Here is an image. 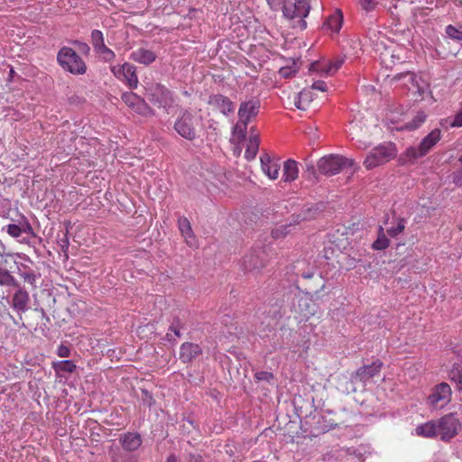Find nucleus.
Here are the masks:
<instances>
[{
    "label": "nucleus",
    "mask_w": 462,
    "mask_h": 462,
    "mask_svg": "<svg viewBox=\"0 0 462 462\" xmlns=\"http://www.w3.org/2000/svg\"><path fill=\"white\" fill-rule=\"evenodd\" d=\"M440 136L441 133L439 129L432 130L421 140L418 147L411 146L407 148L404 153L400 156V162L402 164H413L416 160L422 158L430 151V149L440 140Z\"/></svg>",
    "instance_id": "1"
},
{
    "label": "nucleus",
    "mask_w": 462,
    "mask_h": 462,
    "mask_svg": "<svg viewBox=\"0 0 462 462\" xmlns=\"http://www.w3.org/2000/svg\"><path fill=\"white\" fill-rule=\"evenodd\" d=\"M202 125L201 116H196L190 111L185 110L175 120L173 128L182 138L194 141L199 137L198 127Z\"/></svg>",
    "instance_id": "2"
},
{
    "label": "nucleus",
    "mask_w": 462,
    "mask_h": 462,
    "mask_svg": "<svg viewBox=\"0 0 462 462\" xmlns=\"http://www.w3.org/2000/svg\"><path fill=\"white\" fill-rule=\"evenodd\" d=\"M57 61L65 70L73 75H83L87 72V64L82 58L70 47H62L57 53Z\"/></svg>",
    "instance_id": "3"
},
{
    "label": "nucleus",
    "mask_w": 462,
    "mask_h": 462,
    "mask_svg": "<svg viewBox=\"0 0 462 462\" xmlns=\"http://www.w3.org/2000/svg\"><path fill=\"white\" fill-rule=\"evenodd\" d=\"M397 155L395 143L384 142L373 148L364 161V165L367 170L382 165L393 160Z\"/></svg>",
    "instance_id": "4"
},
{
    "label": "nucleus",
    "mask_w": 462,
    "mask_h": 462,
    "mask_svg": "<svg viewBox=\"0 0 462 462\" xmlns=\"http://www.w3.org/2000/svg\"><path fill=\"white\" fill-rule=\"evenodd\" d=\"M280 10L283 16L289 20L299 19L297 24H294L293 27H299L301 30L306 29L307 23L304 18L310 14V4L309 0H287Z\"/></svg>",
    "instance_id": "5"
},
{
    "label": "nucleus",
    "mask_w": 462,
    "mask_h": 462,
    "mask_svg": "<svg viewBox=\"0 0 462 462\" xmlns=\"http://www.w3.org/2000/svg\"><path fill=\"white\" fill-rule=\"evenodd\" d=\"M354 166V161L338 154H329L320 158L317 163L318 171L325 176L339 173L343 169Z\"/></svg>",
    "instance_id": "6"
},
{
    "label": "nucleus",
    "mask_w": 462,
    "mask_h": 462,
    "mask_svg": "<svg viewBox=\"0 0 462 462\" xmlns=\"http://www.w3.org/2000/svg\"><path fill=\"white\" fill-rule=\"evenodd\" d=\"M383 366V363L380 359H376L370 365H365L350 374L349 383L351 384L350 391L356 392V383H361L365 387L366 383L375 375H378Z\"/></svg>",
    "instance_id": "7"
},
{
    "label": "nucleus",
    "mask_w": 462,
    "mask_h": 462,
    "mask_svg": "<svg viewBox=\"0 0 462 462\" xmlns=\"http://www.w3.org/2000/svg\"><path fill=\"white\" fill-rule=\"evenodd\" d=\"M261 107V101L257 97L251 98L248 101H244L240 104L238 109L239 122L243 124L244 129L240 130L242 137H245L246 128L249 122L254 118Z\"/></svg>",
    "instance_id": "8"
},
{
    "label": "nucleus",
    "mask_w": 462,
    "mask_h": 462,
    "mask_svg": "<svg viewBox=\"0 0 462 462\" xmlns=\"http://www.w3.org/2000/svg\"><path fill=\"white\" fill-rule=\"evenodd\" d=\"M147 98L159 108H166L173 101L171 92L160 83L152 84L147 88Z\"/></svg>",
    "instance_id": "9"
},
{
    "label": "nucleus",
    "mask_w": 462,
    "mask_h": 462,
    "mask_svg": "<svg viewBox=\"0 0 462 462\" xmlns=\"http://www.w3.org/2000/svg\"><path fill=\"white\" fill-rule=\"evenodd\" d=\"M438 427L441 440L449 441L457 435L461 424L456 414L448 413L438 420Z\"/></svg>",
    "instance_id": "10"
},
{
    "label": "nucleus",
    "mask_w": 462,
    "mask_h": 462,
    "mask_svg": "<svg viewBox=\"0 0 462 462\" xmlns=\"http://www.w3.org/2000/svg\"><path fill=\"white\" fill-rule=\"evenodd\" d=\"M297 290L298 292L294 294V297L291 300V311L302 318L307 319L314 314L311 297L306 294V292L303 293L301 291H300L299 287H297Z\"/></svg>",
    "instance_id": "11"
},
{
    "label": "nucleus",
    "mask_w": 462,
    "mask_h": 462,
    "mask_svg": "<svg viewBox=\"0 0 462 462\" xmlns=\"http://www.w3.org/2000/svg\"><path fill=\"white\" fill-rule=\"evenodd\" d=\"M6 232L12 236L18 239L19 242L28 244L30 239L35 237L36 235L26 218H23L17 224H9L6 226Z\"/></svg>",
    "instance_id": "12"
},
{
    "label": "nucleus",
    "mask_w": 462,
    "mask_h": 462,
    "mask_svg": "<svg viewBox=\"0 0 462 462\" xmlns=\"http://www.w3.org/2000/svg\"><path fill=\"white\" fill-rule=\"evenodd\" d=\"M121 98L127 106L138 115L143 116H152L154 115L153 109L149 106L146 101L134 92L123 93Z\"/></svg>",
    "instance_id": "13"
},
{
    "label": "nucleus",
    "mask_w": 462,
    "mask_h": 462,
    "mask_svg": "<svg viewBox=\"0 0 462 462\" xmlns=\"http://www.w3.org/2000/svg\"><path fill=\"white\" fill-rule=\"evenodd\" d=\"M266 252L263 248L253 249L244 257L243 267L246 272H259L266 263Z\"/></svg>",
    "instance_id": "14"
},
{
    "label": "nucleus",
    "mask_w": 462,
    "mask_h": 462,
    "mask_svg": "<svg viewBox=\"0 0 462 462\" xmlns=\"http://www.w3.org/2000/svg\"><path fill=\"white\" fill-rule=\"evenodd\" d=\"M16 291L12 296L11 307L15 310L19 316L25 313L30 309V295L29 292L18 283L15 287Z\"/></svg>",
    "instance_id": "15"
},
{
    "label": "nucleus",
    "mask_w": 462,
    "mask_h": 462,
    "mask_svg": "<svg viewBox=\"0 0 462 462\" xmlns=\"http://www.w3.org/2000/svg\"><path fill=\"white\" fill-rule=\"evenodd\" d=\"M118 441L121 445V450L134 453L142 446L143 438L138 432L128 431L121 434Z\"/></svg>",
    "instance_id": "16"
},
{
    "label": "nucleus",
    "mask_w": 462,
    "mask_h": 462,
    "mask_svg": "<svg viewBox=\"0 0 462 462\" xmlns=\"http://www.w3.org/2000/svg\"><path fill=\"white\" fill-rule=\"evenodd\" d=\"M208 104L215 109L219 110L223 115L228 116L235 110L234 103L229 97L222 94H213L208 97Z\"/></svg>",
    "instance_id": "17"
},
{
    "label": "nucleus",
    "mask_w": 462,
    "mask_h": 462,
    "mask_svg": "<svg viewBox=\"0 0 462 462\" xmlns=\"http://www.w3.org/2000/svg\"><path fill=\"white\" fill-rule=\"evenodd\" d=\"M203 350L199 344L184 342L180 346V360L183 364H189L201 356Z\"/></svg>",
    "instance_id": "18"
},
{
    "label": "nucleus",
    "mask_w": 462,
    "mask_h": 462,
    "mask_svg": "<svg viewBox=\"0 0 462 462\" xmlns=\"http://www.w3.org/2000/svg\"><path fill=\"white\" fill-rule=\"evenodd\" d=\"M451 388L448 383H441L435 386L433 393L428 397L430 403L437 407L439 402L447 403L450 401Z\"/></svg>",
    "instance_id": "19"
},
{
    "label": "nucleus",
    "mask_w": 462,
    "mask_h": 462,
    "mask_svg": "<svg viewBox=\"0 0 462 462\" xmlns=\"http://www.w3.org/2000/svg\"><path fill=\"white\" fill-rule=\"evenodd\" d=\"M261 166L263 172L271 179L276 180L281 169L280 159L272 158L268 153L261 156Z\"/></svg>",
    "instance_id": "20"
},
{
    "label": "nucleus",
    "mask_w": 462,
    "mask_h": 462,
    "mask_svg": "<svg viewBox=\"0 0 462 462\" xmlns=\"http://www.w3.org/2000/svg\"><path fill=\"white\" fill-rule=\"evenodd\" d=\"M130 57L134 61L146 66L152 64L157 58L156 54L152 51L146 50L144 48H139L134 51Z\"/></svg>",
    "instance_id": "21"
},
{
    "label": "nucleus",
    "mask_w": 462,
    "mask_h": 462,
    "mask_svg": "<svg viewBox=\"0 0 462 462\" xmlns=\"http://www.w3.org/2000/svg\"><path fill=\"white\" fill-rule=\"evenodd\" d=\"M325 208L323 203L306 204L299 212L301 219L310 221L315 219Z\"/></svg>",
    "instance_id": "22"
},
{
    "label": "nucleus",
    "mask_w": 462,
    "mask_h": 462,
    "mask_svg": "<svg viewBox=\"0 0 462 462\" xmlns=\"http://www.w3.org/2000/svg\"><path fill=\"white\" fill-rule=\"evenodd\" d=\"M109 456L111 462H140L138 455L121 450L120 448H112Z\"/></svg>",
    "instance_id": "23"
},
{
    "label": "nucleus",
    "mask_w": 462,
    "mask_h": 462,
    "mask_svg": "<svg viewBox=\"0 0 462 462\" xmlns=\"http://www.w3.org/2000/svg\"><path fill=\"white\" fill-rule=\"evenodd\" d=\"M122 79L125 80L130 88H136L138 85V78L135 72V67L130 63H124L122 65Z\"/></svg>",
    "instance_id": "24"
},
{
    "label": "nucleus",
    "mask_w": 462,
    "mask_h": 462,
    "mask_svg": "<svg viewBox=\"0 0 462 462\" xmlns=\"http://www.w3.org/2000/svg\"><path fill=\"white\" fill-rule=\"evenodd\" d=\"M299 168L298 162L292 159L287 160L283 163L282 179L285 182H291L298 178Z\"/></svg>",
    "instance_id": "25"
},
{
    "label": "nucleus",
    "mask_w": 462,
    "mask_h": 462,
    "mask_svg": "<svg viewBox=\"0 0 462 462\" xmlns=\"http://www.w3.org/2000/svg\"><path fill=\"white\" fill-rule=\"evenodd\" d=\"M259 134H250L245 152V157L247 161H252L255 158L259 150Z\"/></svg>",
    "instance_id": "26"
},
{
    "label": "nucleus",
    "mask_w": 462,
    "mask_h": 462,
    "mask_svg": "<svg viewBox=\"0 0 462 462\" xmlns=\"http://www.w3.org/2000/svg\"><path fill=\"white\" fill-rule=\"evenodd\" d=\"M332 412L330 411H326L321 416V423L320 429L322 431L326 432L337 427H339L344 421L338 420L331 416Z\"/></svg>",
    "instance_id": "27"
},
{
    "label": "nucleus",
    "mask_w": 462,
    "mask_h": 462,
    "mask_svg": "<svg viewBox=\"0 0 462 462\" xmlns=\"http://www.w3.org/2000/svg\"><path fill=\"white\" fill-rule=\"evenodd\" d=\"M416 432L418 435L427 438H432L439 435L438 421H430L423 425H420L416 428Z\"/></svg>",
    "instance_id": "28"
},
{
    "label": "nucleus",
    "mask_w": 462,
    "mask_h": 462,
    "mask_svg": "<svg viewBox=\"0 0 462 462\" xmlns=\"http://www.w3.org/2000/svg\"><path fill=\"white\" fill-rule=\"evenodd\" d=\"M343 23V14L340 10H337L324 23V26L335 32H338Z\"/></svg>",
    "instance_id": "29"
},
{
    "label": "nucleus",
    "mask_w": 462,
    "mask_h": 462,
    "mask_svg": "<svg viewBox=\"0 0 462 462\" xmlns=\"http://www.w3.org/2000/svg\"><path fill=\"white\" fill-rule=\"evenodd\" d=\"M448 379L455 384L457 390H462V366L455 363L448 373Z\"/></svg>",
    "instance_id": "30"
},
{
    "label": "nucleus",
    "mask_w": 462,
    "mask_h": 462,
    "mask_svg": "<svg viewBox=\"0 0 462 462\" xmlns=\"http://www.w3.org/2000/svg\"><path fill=\"white\" fill-rule=\"evenodd\" d=\"M390 245V240L383 232V226H379L376 240L372 244L374 250L382 251L386 249Z\"/></svg>",
    "instance_id": "31"
},
{
    "label": "nucleus",
    "mask_w": 462,
    "mask_h": 462,
    "mask_svg": "<svg viewBox=\"0 0 462 462\" xmlns=\"http://www.w3.org/2000/svg\"><path fill=\"white\" fill-rule=\"evenodd\" d=\"M18 281L10 273L9 271L0 268V285L9 287H18Z\"/></svg>",
    "instance_id": "32"
},
{
    "label": "nucleus",
    "mask_w": 462,
    "mask_h": 462,
    "mask_svg": "<svg viewBox=\"0 0 462 462\" xmlns=\"http://www.w3.org/2000/svg\"><path fill=\"white\" fill-rule=\"evenodd\" d=\"M53 368L57 372H66V373H73L77 365L72 360H62L56 363H53Z\"/></svg>",
    "instance_id": "33"
},
{
    "label": "nucleus",
    "mask_w": 462,
    "mask_h": 462,
    "mask_svg": "<svg viewBox=\"0 0 462 462\" xmlns=\"http://www.w3.org/2000/svg\"><path fill=\"white\" fill-rule=\"evenodd\" d=\"M344 63V60L341 58H337L336 60L329 61L328 64L324 65L321 68V71L327 75H333L336 71L341 68Z\"/></svg>",
    "instance_id": "34"
},
{
    "label": "nucleus",
    "mask_w": 462,
    "mask_h": 462,
    "mask_svg": "<svg viewBox=\"0 0 462 462\" xmlns=\"http://www.w3.org/2000/svg\"><path fill=\"white\" fill-rule=\"evenodd\" d=\"M178 226L181 235L186 238L193 236L191 226L187 217H180L178 219Z\"/></svg>",
    "instance_id": "35"
},
{
    "label": "nucleus",
    "mask_w": 462,
    "mask_h": 462,
    "mask_svg": "<svg viewBox=\"0 0 462 462\" xmlns=\"http://www.w3.org/2000/svg\"><path fill=\"white\" fill-rule=\"evenodd\" d=\"M446 34L452 40L462 41V24L454 26L449 24L445 29Z\"/></svg>",
    "instance_id": "36"
},
{
    "label": "nucleus",
    "mask_w": 462,
    "mask_h": 462,
    "mask_svg": "<svg viewBox=\"0 0 462 462\" xmlns=\"http://www.w3.org/2000/svg\"><path fill=\"white\" fill-rule=\"evenodd\" d=\"M318 171H319L316 169V166L313 163L306 162L303 177L306 178L308 180L315 183L319 180Z\"/></svg>",
    "instance_id": "37"
},
{
    "label": "nucleus",
    "mask_w": 462,
    "mask_h": 462,
    "mask_svg": "<svg viewBox=\"0 0 462 462\" xmlns=\"http://www.w3.org/2000/svg\"><path fill=\"white\" fill-rule=\"evenodd\" d=\"M426 114L422 111H420L417 113V115L414 116V118L408 122L406 125V127L409 130H415L419 128L426 120Z\"/></svg>",
    "instance_id": "38"
},
{
    "label": "nucleus",
    "mask_w": 462,
    "mask_h": 462,
    "mask_svg": "<svg viewBox=\"0 0 462 462\" xmlns=\"http://www.w3.org/2000/svg\"><path fill=\"white\" fill-rule=\"evenodd\" d=\"M91 43L94 51L105 45L104 35L101 31L95 29L91 32Z\"/></svg>",
    "instance_id": "39"
},
{
    "label": "nucleus",
    "mask_w": 462,
    "mask_h": 462,
    "mask_svg": "<svg viewBox=\"0 0 462 462\" xmlns=\"http://www.w3.org/2000/svg\"><path fill=\"white\" fill-rule=\"evenodd\" d=\"M105 62H110L115 60V52L106 46V44L95 51Z\"/></svg>",
    "instance_id": "40"
},
{
    "label": "nucleus",
    "mask_w": 462,
    "mask_h": 462,
    "mask_svg": "<svg viewBox=\"0 0 462 462\" xmlns=\"http://www.w3.org/2000/svg\"><path fill=\"white\" fill-rule=\"evenodd\" d=\"M302 278L305 280H313V282L317 284L320 289L325 288V281L323 277L318 273H303L301 274Z\"/></svg>",
    "instance_id": "41"
},
{
    "label": "nucleus",
    "mask_w": 462,
    "mask_h": 462,
    "mask_svg": "<svg viewBox=\"0 0 462 462\" xmlns=\"http://www.w3.org/2000/svg\"><path fill=\"white\" fill-rule=\"evenodd\" d=\"M25 271L19 270V275L23 279L25 282H28L31 285H34L36 282V274L35 273L29 269L26 265H23Z\"/></svg>",
    "instance_id": "42"
},
{
    "label": "nucleus",
    "mask_w": 462,
    "mask_h": 462,
    "mask_svg": "<svg viewBox=\"0 0 462 462\" xmlns=\"http://www.w3.org/2000/svg\"><path fill=\"white\" fill-rule=\"evenodd\" d=\"M291 232L290 225H282L272 230V236L274 239H280L285 237Z\"/></svg>",
    "instance_id": "43"
},
{
    "label": "nucleus",
    "mask_w": 462,
    "mask_h": 462,
    "mask_svg": "<svg viewBox=\"0 0 462 462\" xmlns=\"http://www.w3.org/2000/svg\"><path fill=\"white\" fill-rule=\"evenodd\" d=\"M405 228V219L399 217L398 223L396 226H393L387 229V234L392 237H396L399 234H401Z\"/></svg>",
    "instance_id": "44"
},
{
    "label": "nucleus",
    "mask_w": 462,
    "mask_h": 462,
    "mask_svg": "<svg viewBox=\"0 0 462 462\" xmlns=\"http://www.w3.org/2000/svg\"><path fill=\"white\" fill-rule=\"evenodd\" d=\"M65 226H66V230L65 232L62 233V236L60 237L59 236V245L60 246L61 250L62 251H67L69 246V237H68V234H69V228L70 226V222H66L65 223Z\"/></svg>",
    "instance_id": "45"
},
{
    "label": "nucleus",
    "mask_w": 462,
    "mask_h": 462,
    "mask_svg": "<svg viewBox=\"0 0 462 462\" xmlns=\"http://www.w3.org/2000/svg\"><path fill=\"white\" fill-rule=\"evenodd\" d=\"M323 289H320L319 287L317 286V284L313 282V280H311V282L310 284H307L305 286L306 294L310 295L311 298L315 297L316 299H319V293Z\"/></svg>",
    "instance_id": "46"
},
{
    "label": "nucleus",
    "mask_w": 462,
    "mask_h": 462,
    "mask_svg": "<svg viewBox=\"0 0 462 462\" xmlns=\"http://www.w3.org/2000/svg\"><path fill=\"white\" fill-rule=\"evenodd\" d=\"M141 400L143 403L151 408L155 403L152 393L146 389H141Z\"/></svg>",
    "instance_id": "47"
},
{
    "label": "nucleus",
    "mask_w": 462,
    "mask_h": 462,
    "mask_svg": "<svg viewBox=\"0 0 462 462\" xmlns=\"http://www.w3.org/2000/svg\"><path fill=\"white\" fill-rule=\"evenodd\" d=\"M183 328L182 323L180 322L178 317L173 318V320L169 328V331L172 332L176 337H180L181 333L180 329Z\"/></svg>",
    "instance_id": "48"
},
{
    "label": "nucleus",
    "mask_w": 462,
    "mask_h": 462,
    "mask_svg": "<svg viewBox=\"0 0 462 462\" xmlns=\"http://www.w3.org/2000/svg\"><path fill=\"white\" fill-rule=\"evenodd\" d=\"M184 462H205L204 457L198 452H185Z\"/></svg>",
    "instance_id": "49"
},
{
    "label": "nucleus",
    "mask_w": 462,
    "mask_h": 462,
    "mask_svg": "<svg viewBox=\"0 0 462 462\" xmlns=\"http://www.w3.org/2000/svg\"><path fill=\"white\" fill-rule=\"evenodd\" d=\"M297 70L291 67H282L279 69V75L283 79H291L296 74Z\"/></svg>",
    "instance_id": "50"
},
{
    "label": "nucleus",
    "mask_w": 462,
    "mask_h": 462,
    "mask_svg": "<svg viewBox=\"0 0 462 462\" xmlns=\"http://www.w3.org/2000/svg\"><path fill=\"white\" fill-rule=\"evenodd\" d=\"M273 378L274 376L271 372L260 371L255 374V379L257 381L271 382L272 380H273Z\"/></svg>",
    "instance_id": "51"
},
{
    "label": "nucleus",
    "mask_w": 462,
    "mask_h": 462,
    "mask_svg": "<svg viewBox=\"0 0 462 462\" xmlns=\"http://www.w3.org/2000/svg\"><path fill=\"white\" fill-rule=\"evenodd\" d=\"M269 8L274 12L280 11L287 0H265Z\"/></svg>",
    "instance_id": "52"
},
{
    "label": "nucleus",
    "mask_w": 462,
    "mask_h": 462,
    "mask_svg": "<svg viewBox=\"0 0 462 462\" xmlns=\"http://www.w3.org/2000/svg\"><path fill=\"white\" fill-rule=\"evenodd\" d=\"M360 5L364 10L371 12L375 8L377 0H360Z\"/></svg>",
    "instance_id": "53"
},
{
    "label": "nucleus",
    "mask_w": 462,
    "mask_h": 462,
    "mask_svg": "<svg viewBox=\"0 0 462 462\" xmlns=\"http://www.w3.org/2000/svg\"><path fill=\"white\" fill-rule=\"evenodd\" d=\"M73 44L78 47L79 51H80L82 54H89L90 47L88 45V43L76 40L73 42Z\"/></svg>",
    "instance_id": "54"
},
{
    "label": "nucleus",
    "mask_w": 462,
    "mask_h": 462,
    "mask_svg": "<svg viewBox=\"0 0 462 462\" xmlns=\"http://www.w3.org/2000/svg\"><path fill=\"white\" fill-rule=\"evenodd\" d=\"M452 179V183H454L457 187H462V168L458 171H454L450 175Z\"/></svg>",
    "instance_id": "55"
},
{
    "label": "nucleus",
    "mask_w": 462,
    "mask_h": 462,
    "mask_svg": "<svg viewBox=\"0 0 462 462\" xmlns=\"http://www.w3.org/2000/svg\"><path fill=\"white\" fill-rule=\"evenodd\" d=\"M299 99H302L304 103H310L312 100V94L310 89L304 88L299 94Z\"/></svg>",
    "instance_id": "56"
},
{
    "label": "nucleus",
    "mask_w": 462,
    "mask_h": 462,
    "mask_svg": "<svg viewBox=\"0 0 462 462\" xmlns=\"http://www.w3.org/2000/svg\"><path fill=\"white\" fill-rule=\"evenodd\" d=\"M57 355L60 357H69L70 356V350L67 346L60 344L58 346Z\"/></svg>",
    "instance_id": "57"
},
{
    "label": "nucleus",
    "mask_w": 462,
    "mask_h": 462,
    "mask_svg": "<svg viewBox=\"0 0 462 462\" xmlns=\"http://www.w3.org/2000/svg\"><path fill=\"white\" fill-rule=\"evenodd\" d=\"M311 88L315 89V90H319L322 92H326L328 89L327 84L323 80H317V81L313 82V84L311 85Z\"/></svg>",
    "instance_id": "58"
},
{
    "label": "nucleus",
    "mask_w": 462,
    "mask_h": 462,
    "mask_svg": "<svg viewBox=\"0 0 462 462\" xmlns=\"http://www.w3.org/2000/svg\"><path fill=\"white\" fill-rule=\"evenodd\" d=\"M304 220L301 219L300 213L293 214L291 217V221L288 225H290V228L291 226H294L296 225H299L300 222H303Z\"/></svg>",
    "instance_id": "59"
},
{
    "label": "nucleus",
    "mask_w": 462,
    "mask_h": 462,
    "mask_svg": "<svg viewBox=\"0 0 462 462\" xmlns=\"http://www.w3.org/2000/svg\"><path fill=\"white\" fill-rule=\"evenodd\" d=\"M451 125L455 127L462 126V109L456 114Z\"/></svg>",
    "instance_id": "60"
},
{
    "label": "nucleus",
    "mask_w": 462,
    "mask_h": 462,
    "mask_svg": "<svg viewBox=\"0 0 462 462\" xmlns=\"http://www.w3.org/2000/svg\"><path fill=\"white\" fill-rule=\"evenodd\" d=\"M111 71L117 79H122V66H113Z\"/></svg>",
    "instance_id": "61"
},
{
    "label": "nucleus",
    "mask_w": 462,
    "mask_h": 462,
    "mask_svg": "<svg viewBox=\"0 0 462 462\" xmlns=\"http://www.w3.org/2000/svg\"><path fill=\"white\" fill-rule=\"evenodd\" d=\"M303 101L302 99H299V96L297 97V98L295 99L294 101V105L295 106L298 108V109H300V110H305L306 108L304 107L303 106Z\"/></svg>",
    "instance_id": "62"
},
{
    "label": "nucleus",
    "mask_w": 462,
    "mask_h": 462,
    "mask_svg": "<svg viewBox=\"0 0 462 462\" xmlns=\"http://www.w3.org/2000/svg\"><path fill=\"white\" fill-rule=\"evenodd\" d=\"M166 462H179V458L175 454H170L166 459Z\"/></svg>",
    "instance_id": "63"
},
{
    "label": "nucleus",
    "mask_w": 462,
    "mask_h": 462,
    "mask_svg": "<svg viewBox=\"0 0 462 462\" xmlns=\"http://www.w3.org/2000/svg\"><path fill=\"white\" fill-rule=\"evenodd\" d=\"M10 255V254L6 253V248L5 245L0 241V255Z\"/></svg>",
    "instance_id": "64"
}]
</instances>
